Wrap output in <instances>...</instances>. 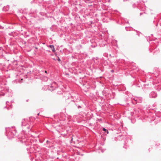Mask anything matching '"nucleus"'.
Listing matches in <instances>:
<instances>
[{"mask_svg": "<svg viewBox=\"0 0 161 161\" xmlns=\"http://www.w3.org/2000/svg\"><path fill=\"white\" fill-rule=\"evenodd\" d=\"M49 47L52 49V51L53 52H55V51L54 46L53 45H50L49 46Z\"/></svg>", "mask_w": 161, "mask_h": 161, "instance_id": "1", "label": "nucleus"}, {"mask_svg": "<svg viewBox=\"0 0 161 161\" xmlns=\"http://www.w3.org/2000/svg\"><path fill=\"white\" fill-rule=\"evenodd\" d=\"M103 130L104 131H106L107 130H106L105 128H103Z\"/></svg>", "mask_w": 161, "mask_h": 161, "instance_id": "2", "label": "nucleus"}, {"mask_svg": "<svg viewBox=\"0 0 161 161\" xmlns=\"http://www.w3.org/2000/svg\"><path fill=\"white\" fill-rule=\"evenodd\" d=\"M58 61H60V60H60V59L59 58V57H58Z\"/></svg>", "mask_w": 161, "mask_h": 161, "instance_id": "3", "label": "nucleus"}, {"mask_svg": "<svg viewBox=\"0 0 161 161\" xmlns=\"http://www.w3.org/2000/svg\"><path fill=\"white\" fill-rule=\"evenodd\" d=\"M107 133L108 134L109 133V132L108 130H107L106 131Z\"/></svg>", "mask_w": 161, "mask_h": 161, "instance_id": "4", "label": "nucleus"}, {"mask_svg": "<svg viewBox=\"0 0 161 161\" xmlns=\"http://www.w3.org/2000/svg\"><path fill=\"white\" fill-rule=\"evenodd\" d=\"M45 73H47V71H46H46H45Z\"/></svg>", "mask_w": 161, "mask_h": 161, "instance_id": "5", "label": "nucleus"}, {"mask_svg": "<svg viewBox=\"0 0 161 161\" xmlns=\"http://www.w3.org/2000/svg\"><path fill=\"white\" fill-rule=\"evenodd\" d=\"M39 113H38V115H39Z\"/></svg>", "mask_w": 161, "mask_h": 161, "instance_id": "6", "label": "nucleus"}]
</instances>
